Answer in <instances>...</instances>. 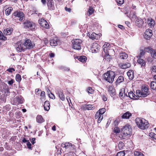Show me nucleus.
Returning <instances> with one entry per match:
<instances>
[{
	"label": "nucleus",
	"mask_w": 156,
	"mask_h": 156,
	"mask_svg": "<svg viewBox=\"0 0 156 156\" xmlns=\"http://www.w3.org/2000/svg\"><path fill=\"white\" fill-rule=\"evenodd\" d=\"M36 120L37 122L42 123L44 122V120L41 115H38L36 118Z\"/></svg>",
	"instance_id": "nucleus-35"
},
{
	"label": "nucleus",
	"mask_w": 156,
	"mask_h": 156,
	"mask_svg": "<svg viewBox=\"0 0 156 156\" xmlns=\"http://www.w3.org/2000/svg\"><path fill=\"white\" fill-rule=\"evenodd\" d=\"M77 58L80 61L82 62H85L87 60V58L84 55L77 56Z\"/></svg>",
	"instance_id": "nucleus-29"
},
{
	"label": "nucleus",
	"mask_w": 156,
	"mask_h": 156,
	"mask_svg": "<svg viewBox=\"0 0 156 156\" xmlns=\"http://www.w3.org/2000/svg\"><path fill=\"white\" fill-rule=\"evenodd\" d=\"M134 154L135 156H144L143 153L138 151H135Z\"/></svg>",
	"instance_id": "nucleus-43"
},
{
	"label": "nucleus",
	"mask_w": 156,
	"mask_h": 156,
	"mask_svg": "<svg viewBox=\"0 0 156 156\" xmlns=\"http://www.w3.org/2000/svg\"><path fill=\"white\" fill-rule=\"evenodd\" d=\"M118 147L120 149H122L124 146V143L122 141H120L118 144Z\"/></svg>",
	"instance_id": "nucleus-46"
},
{
	"label": "nucleus",
	"mask_w": 156,
	"mask_h": 156,
	"mask_svg": "<svg viewBox=\"0 0 156 156\" xmlns=\"http://www.w3.org/2000/svg\"><path fill=\"white\" fill-rule=\"evenodd\" d=\"M147 23L148 25L151 27H153L155 24V22L154 20L152 18L148 19L147 20Z\"/></svg>",
	"instance_id": "nucleus-23"
},
{
	"label": "nucleus",
	"mask_w": 156,
	"mask_h": 156,
	"mask_svg": "<svg viewBox=\"0 0 156 156\" xmlns=\"http://www.w3.org/2000/svg\"><path fill=\"white\" fill-rule=\"evenodd\" d=\"M117 2L118 4L122 5L124 3V0H117Z\"/></svg>",
	"instance_id": "nucleus-59"
},
{
	"label": "nucleus",
	"mask_w": 156,
	"mask_h": 156,
	"mask_svg": "<svg viewBox=\"0 0 156 156\" xmlns=\"http://www.w3.org/2000/svg\"><path fill=\"white\" fill-rule=\"evenodd\" d=\"M130 17H131L133 19L135 20L136 18V13L134 12L132 14H131Z\"/></svg>",
	"instance_id": "nucleus-55"
},
{
	"label": "nucleus",
	"mask_w": 156,
	"mask_h": 156,
	"mask_svg": "<svg viewBox=\"0 0 156 156\" xmlns=\"http://www.w3.org/2000/svg\"><path fill=\"white\" fill-rule=\"evenodd\" d=\"M101 35V34H99V35H98L94 33H92L90 34H89V37L92 40H97L100 38Z\"/></svg>",
	"instance_id": "nucleus-17"
},
{
	"label": "nucleus",
	"mask_w": 156,
	"mask_h": 156,
	"mask_svg": "<svg viewBox=\"0 0 156 156\" xmlns=\"http://www.w3.org/2000/svg\"><path fill=\"white\" fill-rule=\"evenodd\" d=\"M144 23L143 21L140 18L137 17L136 21V26L138 27H140L142 26Z\"/></svg>",
	"instance_id": "nucleus-21"
},
{
	"label": "nucleus",
	"mask_w": 156,
	"mask_h": 156,
	"mask_svg": "<svg viewBox=\"0 0 156 156\" xmlns=\"http://www.w3.org/2000/svg\"><path fill=\"white\" fill-rule=\"evenodd\" d=\"M87 91L89 94H92L94 91V90L91 87H89L87 89Z\"/></svg>",
	"instance_id": "nucleus-50"
},
{
	"label": "nucleus",
	"mask_w": 156,
	"mask_h": 156,
	"mask_svg": "<svg viewBox=\"0 0 156 156\" xmlns=\"http://www.w3.org/2000/svg\"><path fill=\"white\" fill-rule=\"evenodd\" d=\"M61 146L63 148H65L66 149H70L74 146L71 143L69 142H66L64 144H62Z\"/></svg>",
	"instance_id": "nucleus-16"
},
{
	"label": "nucleus",
	"mask_w": 156,
	"mask_h": 156,
	"mask_svg": "<svg viewBox=\"0 0 156 156\" xmlns=\"http://www.w3.org/2000/svg\"><path fill=\"white\" fill-rule=\"evenodd\" d=\"M27 146L28 148L29 149H31V143L29 142H28L27 143Z\"/></svg>",
	"instance_id": "nucleus-62"
},
{
	"label": "nucleus",
	"mask_w": 156,
	"mask_h": 156,
	"mask_svg": "<svg viewBox=\"0 0 156 156\" xmlns=\"http://www.w3.org/2000/svg\"><path fill=\"white\" fill-rule=\"evenodd\" d=\"M115 76V72L112 71H108L104 74V77L105 79L109 83H112Z\"/></svg>",
	"instance_id": "nucleus-3"
},
{
	"label": "nucleus",
	"mask_w": 156,
	"mask_h": 156,
	"mask_svg": "<svg viewBox=\"0 0 156 156\" xmlns=\"http://www.w3.org/2000/svg\"><path fill=\"white\" fill-rule=\"evenodd\" d=\"M7 71L10 73H12L13 72L15 71V69L13 68H10L9 69H7Z\"/></svg>",
	"instance_id": "nucleus-57"
},
{
	"label": "nucleus",
	"mask_w": 156,
	"mask_h": 156,
	"mask_svg": "<svg viewBox=\"0 0 156 156\" xmlns=\"http://www.w3.org/2000/svg\"><path fill=\"white\" fill-rule=\"evenodd\" d=\"M127 75L130 80H132L134 77L133 72L132 70H129L127 73Z\"/></svg>",
	"instance_id": "nucleus-27"
},
{
	"label": "nucleus",
	"mask_w": 156,
	"mask_h": 156,
	"mask_svg": "<svg viewBox=\"0 0 156 156\" xmlns=\"http://www.w3.org/2000/svg\"><path fill=\"white\" fill-rule=\"evenodd\" d=\"M132 129L130 125L127 124L122 129L119 137L122 139L129 138L131 134Z\"/></svg>",
	"instance_id": "nucleus-1"
},
{
	"label": "nucleus",
	"mask_w": 156,
	"mask_h": 156,
	"mask_svg": "<svg viewBox=\"0 0 156 156\" xmlns=\"http://www.w3.org/2000/svg\"><path fill=\"white\" fill-rule=\"evenodd\" d=\"M109 93H110V95L112 97H113L114 96L115 94V89H114L113 90H112L111 91H110Z\"/></svg>",
	"instance_id": "nucleus-53"
},
{
	"label": "nucleus",
	"mask_w": 156,
	"mask_h": 156,
	"mask_svg": "<svg viewBox=\"0 0 156 156\" xmlns=\"http://www.w3.org/2000/svg\"><path fill=\"white\" fill-rule=\"evenodd\" d=\"M144 49L146 52L150 53V54L153 52V50L154 49L150 46L145 47Z\"/></svg>",
	"instance_id": "nucleus-34"
},
{
	"label": "nucleus",
	"mask_w": 156,
	"mask_h": 156,
	"mask_svg": "<svg viewBox=\"0 0 156 156\" xmlns=\"http://www.w3.org/2000/svg\"><path fill=\"white\" fill-rule=\"evenodd\" d=\"M60 68L64 71H69L70 70L69 68L64 66H61Z\"/></svg>",
	"instance_id": "nucleus-49"
},
{
	"label": "nucleus",
	"mask_w": 156,
	"mask_h": 156,
	"mask_svg": "<svg viewBox=\"0 0 156 156\" xmlns=\"http://www.w3.org/2000/svg\"><path fill=\"white\" fill-rule=\"evenodd\" d=\"M152 35V30L151 29H148L146 30L144 33V39L147 40H149L151 37Z\"/></svg>",
	"instance_id": "nucleus-11"
},
{
	"label": "nucleus",
	"mask_w": 156,
	"mask_h": 156,
	"mask_svg": "<svg viewBox=\"0 0 156 156\" xmlns=\"http://www.w3.org/2000/svg\"><path fill=\"white\" fill-rule=\"evenodd\" d=\"M99 46L98 43H94L91 47L90 50L93 53H96L99 51Z\"/></svg>",
	"instance_id": "nucleus-13"
},
{
	"label": "nucleus",
	"mask_w": 156,
	"mask_h": 156,
	"mask_svg": "<svg viewBox=\"0 0 156 156\" xmlns=\"http://www.w3.org/2000/svg\"><path fill=\"white\" fill-rule=\"evenodd\" d=\"M13 81L14 80L12 79H11L10 80L8 81V83L9 85H12L14 82Z\"/></svg>",
	"instance_id": "nucleus-61"
},
{
	"label": "nucleus",
	"mask_w": 156,
	"mask_h": 156,
	"mask_svg": "<svg viewBox=\"0 0 156 156\" xmlns=\"http://www.w3.org/2000/svg\"><path fill=\"white\" fill-rule=\"evenodd\" d=\"M135 121L136 125L141 129H147L150 126L148 121L143 118H137Z\"/></svg>",
	"instance_id": "nucleus-2"
},
{
	"label": "nucleus",
	"mask_w": 156,
	"mask_h": 156,
	"mask_svg": "<svg viewBox=\"0 0 156 156\" xmlns=\"http://www.w3.org/2000/svg\"><path fill=\"white\" fill-rule=\"evenodd\" d=\"M38 22L41 26L42 27L45 28L46 29H48L49 27V25H48L47 22L44 19H41L38 20Z\"/></svg>",
	"instance_id": "nucleus-14"
},
{
	"label": "nucleus",
	"mask_w": 156,
	"mask_h": 156,
	"mask_svg": "<svg viewBox=\"0 0 156 156\" xmlns=\"http://www.w3.org/2000/svg\"><path fill=\"white\" fill-rule=\"evenodd\" d=\"M105 111V109L104 108H103L100 109L98 112H99V113H100L101 115H103V114L104 113Z\"/></svg>",
	"instance_id": "nucleus-45"
},
{
	"label": "nucleus",
	"mask_w": 156,
	"mask_h": 156,
	"mask_svg": "<svg viewBox=\"0 0 156 156\" xmlns=\"http://www.w3.org/2000/svg\"><path fill=\"white\" fill-rule=\"evenodd\" d=\"M128 97L131 99H138L139 97L137 96L133 92L130 91L128 94Z\"/></svg>",
	"instance_id": "nucleus-24"
},
{
	"label": "nucleus",
	"mask_w": 156,
	"mask_h": 156,
	"mask_svg": "<svg viewBox=\"0 0 156 156\" xmlns=\"http://www.w3.org/2000/svg\"><path fill=\"white\" fill-rule=\"evenodd\" d=\"M16 49L18 51L21 52L22 51H24L27 49L24 43L19 42L16 44Z\"/></svg>",
	"instance_id": "nucleus-12"
},
{
	"label": "nucleus",
	"mask_w": 156,
	"mask_h": 156,
	"mask_svg": "<svg viewBox=\"0 0 156 156\" xmlns=\"http://www.w3.org/2000/svg\"><path fill=\"white\" fill-rule=\"evenodd\" d=\"M102 100L104 101H106L107 100V98L106 96L105 95H102Z\"/></svg>",
	"instance_id": "nucleus-63"
},
{
	"label": "nucleus",
	"mask_w": 156,
	"mask_h": 156,
	"mask_svg": "<svg viewBox=\"0 0 156 156\" xmlns=\"http://www.w3.org/2000/svg\"><path fill=\"white\" fill-rule=\"evenodd\" d=\"M12 16L14 18H18L20 20L22 21L24 18V15L22 12L17 11L14 12Z\"/></svg>",
	"instance_id": "nucleus-8"
},
{
	"label": "nucleus",
	"mask_w": 156,
	"mask_h": 156,
	"mask_svg": "<svg viewBox=\"0 0 156 156\" xmlns=\"http://www.w3.org/2000/svg\"><path fill=\"white\" fill-rule=\"evenodd\" d=\"M151 57L154 58L156 59V50L154 49L153 52L151 54Z\"/></svg>",
	"instance_id": "nucleus-44"
},
{
	"label": "nucleus",
	"mask_w": 156,
	"mask_h": 156,
	"mask_svg": "<svg viewBox=\"0 0 156 156\" xmlns=\"http://www.w3.org/2000/svg\"><path fill=\"white\" fill-rule=\"evenodd\" d=\"M12 30V28H7L3 30V32L4 34L6 35H9L11 34Z\"/></svg>",
	"instance_id": "nucleus-25"
},
{
	"label": "nucleus",
	"mask_w": 156,
	"mask_h": 156,
	"mask_svg": "<svg viewBox=\"0 0 156 156\" xmlns=\"http://www.w3.org/2000/svg\"><path fill=\"white\" fill-rule=\"evenodd\" d=\"M125 152L123 151H122L118 152L116 156H124Z\"/></svg>",
	"instance_id": "nucleus-47"
},
{
	"label": "nucleus",
	"mask_w": 156,
	"mask_h": 156,
	"mask_svg": "<svg viewBox=\"0 0 156 156\" xmlns=\"http://www.w3.org/2000/svg\"><path fill=\"white\" fill-rule=\"evenodd\" d=\"M120 129L118 127H115L114 129V132L115 133H119L120 132Z\"/></svg>",
	"instance_id": "nucleus-52"
},
{
	"label": "nucleus",
	"mask_w": 156,
	"mask_h": 156,
	"mask_svg": "<svg viewBox=\"0 0 156 156\" xmlns=\"http://www.w3.org/2000/svg\"><path fill=\"white\" fill-rule=\"evenodd\" d=\"M50 104L49 101H46L44 105V109L45 110L48 111L50 109Z\"/></svg>",
	"instance_id": "nucleus-31"
},
{
	"label": "nucleus",
	"mask_w": 156,
	"mask_h": 156,
	"mask_svg": "<svg viewBox=\"0 0 156 156\" xmlns=\"http://www.w3.org/2000/svg\"><path fill=\"white\" fill-rule=\"evenodd\" d=\"M136 94L139 97H145L150 94L148 88L145 86H142L141 90H137Z\"/></svg>",
	"instance_id": "nucleus-4"
},
{
	"label": "nucleus",
	"mask_w": 156,
	"mask_h": 156,
	"mask_svg": "<svg viewBox=\"0 0 156 156\" xmlns=\"http://www.w3.org/2000/svg\"><path fill=\"white\" fill-rule=\"evenodd\" d=\"M13 10V8L11 7H9L8 9L5 10V13L7 16L9 15L11 11Z\"/></svg>",
	"instance_id": "nucleus-39"
},
{
	"label": "nucleus",
	"mask_w": 156,
	"mask_h": 156,
	"mask_svg": "<svg viewBox=\"0 0 156 156\" xmlns=\"http://www.w3.org/2000/svg\"><path fill=\"white\" fill-rule=\"evenodd\" d=\"M57 94L62 101H63L65 100V96L63 94L62 91L60 90L58 91V92L57 93Z\"/></svg>",
	"instance_id": "nucleus-26"
},
{
	"label": "nucleus",
	"mask_w": 156,
	"mask_h": 156,
	"mask_svg": "<svg viewBox=\"0 0 156 156\" xmlns=\"http://www.w3.org/2000/svg\"><path fill=\"white\" fill-rule=\"evenodd\" d=\"M41 92V90H39L38 89H37L35 90L36 94L37 95H38L40 94Z\"/></svg>",
	"instance_id": "nucleus-58"
},
{
	"label": "nucleus",
	"mask_w": 156,
	"mask_h": 156,
	"mask_svg": "<svg viewBox=\"0 0 156 156\" xmlns=\"http://www.w3.org/2000/svg\"><path fill=\"white\" fill-rule=\"evenodd\" d=\"M94 118L95 119H98V123H100L103 118V115H101L99 112H97L95 115Z\"/></svg>",
	"instance_id": "nucleus-20"
},
{
	"label": "nucleus",
	"mask_w": 156,
	"mask_h": 156,
	"mask_svg": "<svg viewBox=\"0 0 156 156\" xmlns=\"http://www.w3.org/2000/svg\"><path fill=\"white\" fill-rule=\"evenodd\" d=\"M130 66V64L128 62L123 64H120L119 65L121 69H124L129 68Z\"/></svg>",
	"instance_id": "nucleus-19"
},
{
	"label": "nucleus",
	"mask_w": 156,
	"mask_h": 156,
	"mask_svg": "<svg viewBox=\"0 0 156 156\" xmlns=\"http://www.w3.org/2000/svg\"><path fill=\"white\" fill-rule=\"evenodd\" d=\"M6 39V37L4 36L2 32L0 30V40L5 41Z\"/></svg>",
	"instance_id": "nucleus-42"
},
{
	"label": "nucleus",
	"mask_w": 156,
	"mask_h": 156,
	"mask_svg": "<svg viewBox=\"0 0 156 156\" xmlns=\"http://www.w3.org/2000/svg\"><path fill=\"white\" fill-rule=\"evenodd\" d=\"M125 96L127 97L128 96L126 94H125V89L124 88H122L120 90L119 93V96L120 97H121L122 98H124Z\"/></svg>",
	"instance_id": "nucleus-28"
},
{
	"label": "nucleus",
	"mask_w": 156,
	"mask_h": 156,
	"mask_svg": "<svg viewBox=\"0 0 156 156\" xmlns=\"http://www.w3.org/2000/svg\"><path fill=\"white\" fill-rule=\"evenodd\" d=\"M119 59L121 61L122 60H126L128 58V55L125 52H120L119 55Z\"/></svg>",
	"instance_id": "nucleus-18"
},
{
	"label": "nucleus",
	"mask_w": 156,
	"mask_h": 156,
	"mask_svg": "<svg viewBox=\"0 0 156 156\" xmlns=\"http://www.w3.org/2000/svg\"><path fill=\"white\" fill-rule=\"evenodd\" d=\"M150 136L153 139H156V134L153 133H149Z\"/></svg>",
	"instance_id": "nucleus-51"
},
{
	"label": "nucleus",
	"mask_w": 156,
	"mask_h": 156,
	"mask_svg": "<svg viewBox=\"0 0 156 156\" xmlns=\"http://www.w3.org/2000/svg\"><path fill=\"white\" fill-rule=\"evenodd\" d=\"M108 90L109 92H110L112 90H113L114 89L113 88V87L112 86H109L108 87Z\"/></svg>",
	"instance_id": "nucleus-60"
},
{
	"label": "nucleus",
	"mask_w": 156,
	"mask_h": 156,
	"mask_svg": "<svg viewBox=\"0 0 156 156\" xmlns=\"http://www.w3.org/2000/svg\"><path fill=\"white\" fill-rule=\"evenodd\" d=\"M24 44L26 49H30L32 48L34 46L35 44L34 42L31 41L30 39L26 38Z\"/></svg>",
	"instance_id": "nucleus-7"
},
{
	"label": "nucleus",
	"mask_w": 156,
	"mask_h": 156,
	"mask_svg": "<svg viewBox=\"0 0 156 156\" xmlns=\"http://www.w3.org/2000/svg\"><path fill=\"white\" fill-rule=\"evenodd\" d=\"M15 79L16 81L19 83L20 82L21 80V75L19 74H16V76Z\"/></svg>",
	"instance_id": "nucleus-40"
},
{
	"label": "nucleus",
	"mask_w": 156,
	"mask_h": 156,
	"mask_svg": "<svg viewBox=\"0 0 156 156\" xmlns=\"http://www.w3.org/2000/svg\"><path fill=\"white\" fill-rule=\"evenodd\" d=\"M4 89L5 90V93H10L9 90V89L8 88V87H5Z\"/></svg>",
	"instance_id": "nucleus-56"
},
{
	"label": "nucleus",
	"mask_w": 156,
	"mask_h": 156,
	"mask_svg": "<svg viewBox=\"0 0 156 156\" xmlns=\"http://www.w3.org/2000/svg\"><path fill=\"white\" fill-rule=\"evenodd\" d=\"M137 62L138 63L141 65V67L145 66L146 62L143 59L139 58L137 60Z\"/></svg>",
	"instance_id": "nucleus-30"
},
{
	"label": "nucleus",
	"mask_w": 156,
	"mask_h": 156,
	"mask_svg": "<svg viewBox=\"0 0 156 156\" xmlns=\"http://www.w3.org/2000/svg\"><path fill=\"white\" fill-rule=\"evenodd\" d=\"M58 42L56 39H54L51 41L50 44L51 46H56L58 44Z\"/></svg>",
	"instance_id": "nucleus-36"
},
{
	"label": "nucleus",
	"mask_w": 156,
	"mask_h": 156,
	"mask_svg": "<svg viewBox=\"0 0 156 156\" xmlns=\"http://www.w3.org/2000/svg\"><path fill=\"white\" fill-rule=\"evenodd\" d=\"M47 5L48 9L51 10L55 9V6L53 0H48Z\"/></svg>",
	"instance_id": "nucleus-15"
},
{
	"label": "nucleus",
	"mask_w": 156,
	"mask_h": 156,
	"mask_svg": "<svg viewBox=\"0 0 156 156\" xmlns=\"http://www.w3.org/2000/svg\"><path fill=\"white\" fill-rule=\"evenodd\" d=\"M41 98L44 99V96H45V93L44 91H41Z\"/></svg>",
	"instance_id": "nucleus-54"
},
{
	"label": "nucleus",
	"mask_w": 156,
	"mask_h": 156,
	"mask_svg": "<svg viewBox=\"0 0 156 156\" xmlns=\"http://www.w3.org/2000/svg\"><path fill=\"white\" fill-rule=\"evenodd\" d=\"M24 27L30 30H33L35 28V24L33 22L28 20H26L24 23Z\"/></svg>",
	"instance_id": "nucleus-9"
},
{
	"label": "nucleus",
	"mask_w": 156,
	"mask_h": 156,
	"mask_svg": "<svg viewBox=\"0 0 156 156\" xmlns=\"http://www.w3.org/2000/svg\"><path fill=\"white\" fill-rule=\"evenodd\" d=\"M5 109L8 111H9L10 109V106L9 105H6L5 106Z\"/></svg>",
	"instance_id": "nucleus-64"
},
{
	"label": "nucleus",
	"mask_w": 156,
	"mask_h": 156,
	"mask_svg": "<svg viewBox=\"0 0 156 156\" xmlns=\"http://www.w3.org/2000/svg\"><path fill=\"white\" fill-rule=\"evenodd\" d=\"M23 101L24 99L22 96H18L14 99L12 104L14 105H17L23 103Z\"/></svg>",
	"instance_id": "nucleus-10"
},
{
	"label": "nucleus",
	"mask_w": 156,
	"mask_h": 156,
	"mask_svg": "<svg viewBox=\"0 0 156 156\" xmlns=\"http://www.w3.org/2000/svg\"><path fill=\"white\" fill-rule=\"evenodd\" d=\"M145 52L144 49V50H140V53L139 54V57L140 58H141L145 54Z\"/></svg>",
	"instance_id": "nucleus-48"
},
{
	"label": "nucleus",
	"mask_w": 156,
	"mask_h": 156,
	"mask_svg": "<svg viewBox=\"0 0 156 156\" xmlns=\"http://www.w3.org/2000/svg\"><path fill=\"white\" fill-rule=\"evenodd\" d=\"M47 90L48 92V93H49V91L51 93L50 94H48V95L49 98H51L53 99H54L55 98V97L54 94H52L50 90H49L48 88L47 89Z\"/></svg>",
	"instance_id": "nucleus-41"
},
{
	"label": "nucleus",
	"mask_w": 156,
	"mask_h": 156,
	"mask_svg": "<svg viewBox=\"0 0 156 156\" xmlns=\"http://www.w3.org/2000/svg\"><path fill=\"white\" fill-rule=\"evenodd\" d=\"M83 108L84 110H93L95 108V106L92 105H85Z\"/></svg>",
	"instance_id": "nucleus-22"
},
{
	"label": "nucleus",
	"mask_w": 156,
	"mask_h": 156,
	"mask_svg": "<svg viewBox=\"0 0 156 156\" xmlns=\"http://www.w3.org/2000/svg\"><path fill=\"white\" fill-rule=\"evenodd\" d=\"M94 9L92 7H90L88 10V11L86 13V14L88 16H90L94 12Z\"/></svg>",
	"instance_id": "nucleus-38"
},
{
	"label": "nucleus",
	"mask_w": 156,
	"mask_h": 156,
	"mask_svg": "<svg viewBox=\"0 0 156 156\" xmlns=\"http://www.w3.org/2000/svg\"><path fill=\"white\" fill-rule=\"evenodd\" d=\"M150 87L152 89L156 90V82L152 81L150 83Z\"/></svg>",
	"instance_id": "nucleus-37"
},
{
	"label": "nucleus",
	"mask_w": 156,
	"mask_h": 156,
	"mask_svg": "<svg viewBox=\"0 0 156 156\" xmlns=\"http://www.w3.org/2000/svg\"><path fill=\"white\" fill-rule=\"evenodd\" d=\"M105 46V45H103L102 47L103 51L105 53V58L106 59H111L112 57L115 54L114 50L112 49H109Z\"/></svg>",
	"instance_id": "nucleus-5"
},
{
	"label": "nucleus",
	"mask_w": 156,
	"mask_h": 156,
	"mask_svg": "<svg viewBox=\"0 0 156 156\" xmlns=\"http://www.w3.org/2000/svg\"><path fill=\"white\" fill-rule=\"evenodd\" d=\"M131 116V114L129 112H127L124 113L122 116V119H128Z\"/></svg>",
	"instance_id": "nucleus-32"
},
{
	"label": "nucleus",
	"mask_w": 156,
	"mask_h": 156,
	"mask_svg": "<svg viewBox=\"0 0 156 156\" xmlns=\"http://www.w3.org/2000/svg\"><path fill=\"white\" fill-rule=\"evenodd\" d=\"M72 42L73 44L72 47L74 49L78 50L81 49V44L82 43L81 39H76L72 40Z\"/></svg>",
	"instance_id": "nucleus-6"
},
{
	"label": "nucleus",
	"mask_w": 156,
	"mask_h": 156,
	"mask_svg": "<svg viewBox=\"0 0 156 156\" xmlns=\"http://www.w3.org/2000/svg\"><path fill=\"white\" fill-rule=\"evenodd\" d=\"M124 78L123 76H119L116 81V85L119 84L120 83L123 82L124 81Z\"/></svg>",
	"instance_id": "nucleus-33"
}]
</instances>
